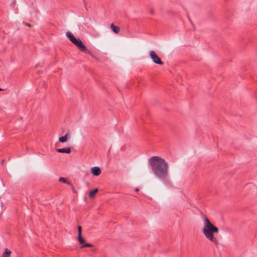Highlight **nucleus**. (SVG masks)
<instances>
[{"instance_id":"9","label":"nucleus","mask_w":257,"mask_h":257,"mask_svg":"<svg viewBox=\"0 0 257 257\" xmlns=\"http://www.w3.org/2000/svg\"><path fill=\"white\" fill-rule=\"evenodd\" d=\"M11 253L12 252L10 249L5 248V251L3 253V257H9Z\"/></svg>"},{"instance_id":"10","label":"nucleus","mask_w":257,"mask_h":257,"mask_svg":"<svg viewBox=\"0 0 257 257\" xmlns=\"http://www.w3.org/2000/svg\"><path fill=\"white\" fill-rule=\"evenodd\" d=\"M85 242H79L80 244L81 245L80 247L82 248L85 247H92L93 245L91 243H85Z\"/></svg>"},{"instance_id":"18","label":"nucleus","mask_w":257,"mask_h":257,"mask_svg":"<svg viewBox=\"0 0 257 257\" xmlns=\"http://www.w3.org/2000/svg\"><path fill=\"white\" fill-rule=\"evenodd\" d=\"M27 26H28L29 27H31V25L30 24H27Z\"/></svg>"},{"instance_id":"5","label":"nucleus","mask_w":257,"mask_h":257,"mask_svg":"<svg viewBox=\"0 0 257 257\" xmlns=\"http://www.w3.org/2000/svg\"><path fill=\"white\" fill-rule=\"evenodd\" d=\"M91 173L95 176H97L101 174V170L98 167H93L91 168Z\"/></svg>"},{"instance_id":"3","label":"nucleus","mask_w":257,"mask_h":257,"mask_svg":"<svg viewBox=\"0 0 257 257\" xmlns=\"http://www.w3.org/2000/svg\"><path fill=\"white\" fill-rule=\"evenodd\" d=\"M204 224L203 227V233L205 236L210 241L216 240L217 238L211 233V223L207 217L204 219Z\"/></svg>"},{"instance_id":"1","label":"nucleus","mask_w":257,"mask_h":257,"mask_svg":"<svg viewBox=\"0 0 257 257\" xmlns=\"http://www.w3.org/2000/svg\"><path fill=\"white\" fill-rule=\"evenodd\" d=\"M154 174L159 180L167 182L169 179V166L168 163L159 156H153L148 160Z\"/></svg>"},{"instance_id":"2","label":"nucleus","mask_w":257,"mask_h":257,"mask_svg":"<svg viewBox=\"0 0 257 257\" xmlns=\"http://www.w3.org/2000/svg\"><path fill=\"white\" fill-rule=\"evenodd\" d=\"M66 36L69 38L70 41L77 47L78 49L81 52L89 54L92 57H94L93 55L91 53V52L87 49L86 47L83 44L81 40L79 39H77L72 33L69 32L66 33Z\"/></svg>"},{"instance_id":"7","label":"nucleus","mask_w":257,"mask_h":257,"mask_svg":"<svg viewBox=\"0 0 257 257\" xmlns=\"http://www.w3.org/2000/svg\"><path fill=\"white\" fill-rule=\"evenodd\" d=\"M78 241H85L81 235L82 228H81V226H78Z\"/></svg>"},{"instance_id":"17","label":"nucleus","mask_w":257,"mask_h":257,"mask_svg":"<svg viewBox=\"0 0 257 257\" xmlns=\"http://www.w3.org/2000/svg\"><path fill=\"white\" fill-rule=\"evenodd\" d=\"M151 13L152 14H154V12H153V10H151Z\"/></svg>"},{"instance_id":"14","label":"nucleus","mask_w":257,"mask_h":257,"mask_svg":"<svg viewBox=\"0 0 257 257\" xmlns=\"http://www.w3.org/2000/svg\"><path fill=\"white\" fill-rule=\"evenodd\" d=\"M59 181L60 182H62L63 183H66V182H67L66 179L63 177H60L59 179Z\"/></svg>"},{"instance_id":"6","label":"nucleus","mask_w":257,"mask_h":257,"mask_svg":"<svg viewBox=\"0 0 257 257\" xmlns=\"http://www.w3.org/2000/svg\"><path fill=\"white\" fill-rule=\"evenodd\" d=\"M56 151L58 152V153H61L69 154L71 152V149L70 148L57 149L56 150Z\"/></svg>"},{"instance_id":"4","label":"nucleus","mask_w":257,"mask_h":257,"mask_svg":"<svg viewBox=\"0 0 257 257\" xmlns=\"http://www.w3.org/2000/svg\"><path fill=\"white\" fill-rule=\"evenodd\" d=\"M150 56L155 63L161 65L163 64V62L161 61L159 57L153 50L150 51Z\"/></svg>"},{"instance_id":"11","label":"nucleus","mask_w":257,"mask_h":257,"mask_svg":"<svg viewBox=\"0 0 257 257\" xmlns=\"http://www.w3.org/2000/svg\"><path fill=\"white\" fill-rule=\"evenodd\" d=\"M211 233L214 235V233H218L219 230L218 228L215 226L212 223H211Z\"/></svg>"},{"instance_id":"12","label":"nucleus","mask_w":257,"mask_h":257,"mask_svg":"<svg viewBox=\"0 0 257 257\" xmlns=\"http://www.w3.org/2000/svg\"><path fill=\"white\" fill-rule=\"evenodd\" d=\"M69 136L68 133H67L64 136L61 137L59 138V141L61 143H64L67 139V137Z\"/></svg>"},{"instance_id":"20","label":"nucleus","mask_w":257,"mask_h":257,"mask_svg":"<svg viewBox=\"0 0 257 257\" xmlns=\"http://www.w3.org/2000/svg\"><path fill=\"white\" fill-rule=\"evenodd\" d=\"M2 89L0 88V91H1Z\"/></svg>"},{"instance_id":"15","label":"nucleus","mask_w":257,"mask_h":257,"mask_svg":"<svg viewBox=\"0 0 257 257\" xmlns=\"http://www.w3.org/2000/svg\"><path fill=\"white\" fill-rule=\"evenodd\" d=\"M66 184H68V185H69L70 186H72V185H73L70 182H69L67 181V182Z\"/></svg>"},{"instance_id":"16","label":"nucleus","mask_w":257,"mask_h":257,"mask_svg":"<svg viewBox=\"0 0 257 257\" xmlns=\"http://www.w3.org/2000/svg\"><path fill=\"white\" fill-rule=\"evenodd\" d=\"M71 188H72V190L73 191V192H76V191H75V190L74 189V187L73 185H72V186H71Z\"/></svg>"},{"instance_id":"13","label":"nucleus","mask_w":257,"mask_h":257,"mask_svg":"<svg viewBox=\"0 0 257 257\" xmlns=\"http://www.w3.org/2000/svg\"><path fill=\"white\" fill-rule=\"evenodd\" d=\"M97 192H98V189H95L93 190L92 191H91L89 192V197L90 198H93Z\"/></svg>"},{"instance_id":"19","label":"nucleus","mask_w":257,"mask_h":257,"mask_svg":"<svg viewBox=\"0 0 257 257\" xmlns=\"http://www.w3.org/2000/svg\"><path fill=\"white\" fill-rule=\"evenodd\" d=\"M136 191L137 192V191H139V189L136 188Z\"/></svg>"},{"instance_id":"8","label":"nucleus","mask_w":257,"mask_h":257,"mask_svg":"<svg viewBox=\"0 0 257 257\" xmlns=\"http://www.w3.org/2000/svg\"><path fill=\"white\" fill-rule=\"evenodd\" d=\"M110 28L112 31L115 34H118L120 31L119 27L114 25L113 24H111Z\"/></svg>"}]
</instances>
